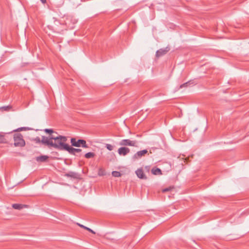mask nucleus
Instances as JSON below:
<instances>
[{
  "instance_id": "0eeeda50",
  "label": "nucleus",
  "mask_w": 249,
  "mask_h": 249,
  "mask_svg": "<svg viewBox=\"0 0 249 249\" xmlns=\"http://www.w3.org/2000/svg\"><path fill=\"white\" fill-rule=\"evenodd\" d=\"M169 51L168 47H166L163 49H160L156 52V55L157 57H160L165 54Z\"/></svg>"
},
{
  "instance_id": "423d86ee",
  "label": "nucleus",
  "mask_w": 249,
  "mask_h": 249,
  "mask_svg": "<svg viewBox=\"0 0 249 249\" xmlns=\"http://www.w3.org/2000/svg\"><path fill=\"white\" fill-rule=\"evenodd\" d=\"M147 153L148 151L146 149L138 151L134 155L132 158L134 160H138L141 158L142 156H144Z\"/></svg>"
},
{
  "instance_id": "5701e85b",
  "label": "nucleus",
  "mask_w": 249,
  "mask_h": 249,
  "mask_svg": "<svg viewBox=\"0 0 249 249\" xmlns=\"http://www.w3.org/2000/svg\"><path fill=\"white\" fill-rule=\"evenodd\" d=\"M189 83V82H186V83H184V84H183L181 85L180 86L179 88H180V89H181V88H183L187 87L188 86V85Z\"/></svg>"
},
{
  "instance_id": "a211bd4d",
  "label": "nucleus",
  "mask_w": 249,
  "mask_h": 249,
  "mask_svg": "<svg viewBox=\"0 0 249 249\" xmlns=\"http://www.w3.org/2000/svg\"><path fill=\"white\" fill-rule=\"evenodd\" d=\"M98 175L99 176H103L106 175L105 171L102 169L100 168L98 170Z\"/></svg>"
},
{
  "instance_id": "412c9836",
  "label": "nucleus",
  "mask_w": 249,
  "mask_h": 249,
  "mask_svg": "<svg viewBox=\"0 0 249 249\" xmlns=\"http://www.w3.org/2000/svg\"><path fill=\"white\" fill-rule=\"evenodd\" d=\"M27 129H28V128H27L26 127H21L18 128L17 129L14 130L13 131L14 132H18V131H23V130H26Z\"/></svg>"
},
{
  "instance_id": "aec40b11",
  "label": "nucleus",
  "mask_w": 249,
  "mask_h": 249,
  "mask_svg": "<svg viewBox=\"0 0 249 249\" xmlns=\"http://www.w3.org/2000/svg\"><path fill=\"white\" fill-rule=\"evenodd\" d=\"M106 147L109 151H112L113 150L114 148V146L110 144H106Z\"/></svg>"
},
{
  "instance_id": "4468645a",
  "label": "nucleus",
  "mask_w": 249,
  "mask_h": 249,
  "mask_svg": "<svg viewBox=\"0 0 249 249\" xmlns=\"http://www.w3.org/2000/svg\"><path fill=\"white\" fill-rule=\"evenodd\" d=\"M67 176L69 177H71L73 178H77L78 175L77 173L73 172H70L67 174Z\"/></svg>"
},
{
  "instance_id": "6ab92c4d",
  "label": "nucleus",
  "mask_w": 249,
  "mask_h": 249,
  "mask_svg": "<svg viewBox=\"0 0 249 249\" xmlns=\"http://www.w3.org/2000/svg\"><path fill=\"white\" fill-rule=\"evenodd\" d=\"M112 175L114 177H120L121 176V174L118 171H113L112 172Z\"/></svg>"
},
{
  "instance_id": "ddd939ff",
  "label": "nucleus",
  "mask_w": 249,
  "mask_h": 249,
  "mask_svg": "<svg viewBox=\"0 0 249 249\" xmlns=\"http://www.w3.org/2000/svg\"><path fill=\"white\" fill-rule=\"evenodd\" d=\"M48 158L47 156H41L36 158V160L40 162H44Z\"/></svg>"
},
{
  "instance_id": "39448f33",
  "label": "nucleus",
  "mask_w": 249,
  "mask_h": 249,
  "mask_svg": "<svg viewBox=\"0 0 249 249\" xmlns=\"http://www.w3.org/2000/svg\"><path fill=\"white\" fill-rule=\"evenodd\" d=\"M130 150L129 148L123 146L119 148L118 150V153L119 155L122 156H126L130 152Z\"/></svg>"
},
{
  "instance_id": "a878e982",
  "label": "nucleus",
  "mask_w": 249,
  "mask_h": 249,
  "mask_svg": "<svg viewBox=\"0 0 249 249\" xmlns=\"http://www.w3.org/2000/svg\"><path fill=\"white\" fill-rule=\"evenodd\" d=\"M9 107L7 106V107H2V108H4L5 110H7V109Z\"/></svg>"
},
{
  "instance_id": "9b49d317",
  "label": "nucleus",
  "mask_w": 249,
  "mask_h": 249,
  "mask_svg": "<svg viewBox=\"0 0 249 249\" xmlns=\"http://www.w3.org/2000/svg\"><path fill=\"white\" fill-rule=\"evenodd\" d=\"M44 139H46L47 140L48 139V137H46V136H42V139L40 140V138L38 137H37L35 138H34L33 139V141L35 142L36 143H41L42 144H43V145H45V144L43 142V140Z\"/></svg>"
},
{
  "instance_id": "4be33fe9",
  "label": "nucleus",
  "mask_w": 249,
  "mask_h": 249,
  "mask_svg": "<svg viewBox=\"0 0 249 249\" xmlns=\"http://www.w3.org/2000/svg\"><path fill=\"white\" fill-rule=\"evenodd\" d=\"M6 142V139L3 135L0 134V143H4Z\"/></svg>"
},
{
  "instance_id": "6e6552de",
  "label": "nucleus",
  "mask_w": 249,
  "mask_h": 249,
  "mask_svg": "<svg viewBox=\"0 0 249 249\" xmlns=\"http://www.w3.org/2000/svg\"><path fill=\"white\" fill-rule=\"evenodd\" d=\"M136 174L137 175V177L140 178L142 179H146L147 177L146 175L144 174L142 168H139L138 169L136 172Z\"/></svg>"
},
{
  "instance_id": "b1692460",
  "label": "nucleus",
  "mask_w": 249,
  "mask_h": 249,
  "mask_svg": "<svg viewBox=\"0 0 249 249\" xmlns=\"http://www.w3.org/2000/svg\"><path fill=\"white\" fill-rule=\"evenodd\" d=\"M170 189H171L170 188H165V189H163L162 190V192H166L170 191Z\"/></svg>"
},
{
  "instance_id": "9d476101",
  "label": "nucleus",
  "mask_w": 249,
  "mask_h": 249,
  "mask_svg": "<svg viewBox=\"0 0 249 249\" xmlns=\"http://www.w3.org/2000/svg\"><path fill=\"white\" fill-rule=\"evenodd\" d=\"M12 207L16 210H21L25 208H27L28 206L24 204L15 203L12 205Z\"/></svg>"
},
{
  "instance_id": "20e7f679",
  "label": "nucleus",
  "mask_w": 249,
  "mask_h": 249,
  "mask_svg": "<svg viewBox=\"0 0 249 249\" xmlns=\"http://www.w3.org/2000/svg\"><path fill=\"white\" fill-rule=\"evenodd\" d=\"M138 142L136 140H131L130 139H123L119 142V145L123 146H137Z\"/></svg>"
},
{
  "instance_id": "f03ea898",
  "label": "nucleus",
  "mask_w": 249,
  "mask_h": 249,
  "mask_svg": "<svg viewBox=\"0 0 249 249\" xmlns=\"http://www.w3.org/2000/svg\"><path fill=\"white\" fill-rule=\"evenodd\" d=\"M14 145L16 147H22L25 145V142L23 138V136L18 133L14 135Z\"/></svg>"
},
{
  "instance_id": "f257e3e1",
  "label": "nucleus",
  "mask_w": 249,
  "mask_h": 249,
  "mask_svg": "<svg viewBox=\"0 0 249 249\" xmlns=\"http://www.w3.org/2000/svg\"><path fill=\"white\" fill-rule=\"evenodd\" d=\"M67 137L59 135L58 133L55 135L52 134L48 136L47 140L44 139L43 142L45 146L49 148L53 147L59 151L66 150L68 144L66 143Z\"/></svg>"
},
{
  "instance_id": "1a4fd4ad",
  "label": "nucleus",
  "mask_w": 249,
  "mask_h": 249,
  "mask_svg": "<svg viewBox=\"0 0 249 249\" xmlns=\"http://www.w3.org/2000/svg\"><path fill=\"white\" fill-rule=\"evenodd\" d=\"M66 151H68L70 154L75 155L76 152H80L82 150L79 148H73L68 144V148H67Z\"/></svg>"
},
{
  "instance_id": "2eb2a0df",
  "label": "nucleus",
  "mask_w": 249,
  "mask_h": 249,
  "mask_svg": "<svg viewBox=\"0 0 249 249\" xmlns=\"http://www.w3.org/2000/svg\"><path fill=\"white\" fill-rule=\"evenodd\" d=\"M44 131L46 133L49 134V135H51L52 134L56 135L57 134L56 132L54 131L52 129L46 128L44 129Z\"/></svg>"
},
{
  "instance_id": "dca6fc26",
  "label": "nucleus",
  "mask_w": 249,
  "mask_h": 249,
  "mask_svg": "<svg viewBox=\"0 0 249 249\" xmlns=\"http://www.w3.org/2000/svg\"><path fill=\"white\" fill-rule=\"evenodd\" d=\"M95 154L93 152H88L85 155V157L87 159H90L94 157Z\"/></svg>"
},
{
  "instance_id": "7ed1b4c3",
  "label": "nucleus",
  "mask_w": 249,
  "mask_h": 249,
  "mask_svg": "<svg viewBox=\"0 0 249 249\" xmlns=\"http://www.w3.org/2000/svg\"><path fill=\"white\" fill-rule=\"evenodd\" d=\"M71 145L75 147L82 146L84 148L88 147V146L86 143V141L84 140L79 139L77 141L75 138H72L71 139Z\"/></svg>"
},
{
  "instance_id": "f8f14e48",
  "label": "nucleus",
  "mask_w": 249,
  "mask_h": 249,
  "mask_svg": "<svg viewBox=\"0 0 249 249\" xmlns=\"http://www.w3.org/2000/svg\"><path fill=\"white\" fill-rule=\"evenodd\" d=\"M151 172L153 175H161V171L160 169L158 168H153L151 170Z\"/></svg>"
},
{
  "instance_id": "f3484780",
  "label": "nucleus",
  "mask_w": 249,
  "mask_h": 249,
  "mask_svg": "<svg viewBox=\"0 0 249 249\" xmlns=\"http://www.w3.org/2000/svg\"><path fill=\"white\" fill-rule=\"evenodd\" d=\"M78 225L80 227H82L87 230H88V231H90V232L93 233V234H95V232L93 231L91 229H90V228H88V227H87L83 225H81V224H78Z\"/></svg>"
},
{
  "instance_id": "393cba45",
  "label": "nucleus",
  "mask_w": 249,
  "mask_h": 249,
  "mask_svg": "<svg viewBox=\"0 0 249 249\" xmlns=\"http://www.w3.org/2000/svg\"><path fill=\"white\" fill-rule=\"evenodd\" d=\"M40 1L42 3H45L46 2V0H40Z\"/></svg>"
}]
</instances>
